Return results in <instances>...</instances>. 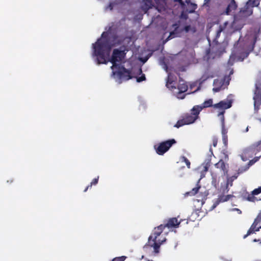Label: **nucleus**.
Instances as JSON below:
<instances>
[{
    "instance_id": "18",
    "label": "nucleus",
    "mask_w": 261,
    "mask_h": 261,
    "mask_svg": "<svg viewBox=\"0 0 261 261\" xmlns=\"http://www.w3.org/2000/svg\"><path fill=\"white\" fill-rule=\"evenodd\" d=\"M237 177H238V175H233L231 177L227 178V182L225 184V186L223 189V193H226L229 191V189L228 187L229 185H230V186H232L233 181L234 179H237Z\"/></svg>"
},
{
    "instance_id": "43",
    "label": "nucleus",
    "mask_w": 261,
    "mask_h": 261,
    "mask_svg": "<svg viewBox=\"0 0 261 261\" xmlns=\"http://www.w3.org/2000/svg\"><path fill=\"white\" fill-rule=\"evenodd\" d=\"M236 211H237V212H238L239 214H241L242 213V211L239 210V208H235L234 209Z\"/></svg>"
},
{
    "instance_id": "42",
    "label": "nucleus",
    "mask_w": 261,
    "mask_h": 261,
    "mask_svg": "<svg viewBox=\"0 0 261 261\" xmlns=\"http://www.w3.org/2000/svg\"><path fill=\"white\" fill-rule=\"evenodd\" d=\"M190 29V25H187L185 27V30L186 32H188Z\"/></svg>"
},
{
    "instance_id": "11",
    "label": "nucleus",
    "mask_w": 261,
    "mask_h": 261,
    "mask_svg": "<svg viewBox=\"0 0 261 261\" xmlns=\"http://www.w3.org/2000/svg\"><path fill=\"white\" fill-rule=\"evenodd\" d=\"M181 221H178L177 219L175 217L171 218L169 219L167 222L164 224H161L156 227L155 229V234L159 236L161 232H163L165 228L167 227L168 228H177Z\"/></svg>"
},
{
    "instance_id": "20",
    "label": "nucleus",
    "mask_w": 261,
    "mask_h": 261,
    "mask_svg": "<svg viewBox=\"0 0 261 261\" xmlns=\"http://www.w3.org/2000/svg\"><path fill=\"white\" fill-rule=\"evenodd\" d=\"M237 8V5L234 0H231L230 3L228 4L226 10V13L227 15H229L230 13L233 11L235 10Z\"/></svg>"
},
{
    "instance_id": "37",
    "label": "nucleus",
    "mask_w": 261,
    "mask_h": 261,
    "mask_svg": "<svg viewBox=\"0 0 261 261\" xmlns=\"http://www.w3.org/2000/svg\"><path fill=\"white\" fill-rule=\"evenodd\" d=\"M222 141L225 146H227L228 145V137L227 135L222 136Z\"/></svg>"
},
{
    "instance_id": "38",
    "label": "nucleus",
    "mask_w": 261,
    "mask_h": 261,
    "mask_svg": "<svg viewBox=\"0 0 261 261\" xmlns=\"http://www.w3.org/2000/svg\"><path fill=\"white\" fill-rule=\"evenodd\" d=\"M218 139L217 137H214L213 138L212 141H213V145L214 147H215L217 146V143H218Z\"/></svg>"
},
{
    "instance_id": "7",
    "label": "nucleus",
    "mask_w": 261,
    "mask_h": 261,
    "mask_svg": "<svg viewBox=\"0 0 261 261\" xmlns=\"http://www.w3.org/2000/svg\"><path fill=\"white\" fill-rule=\"evenodd\" d=\"M233 73V70L231 69L229 75H225L221 79H215L213 82L214 88L213 91L214 92H218L222 89L227 88L231 80L230 75Z\"/></svg>"
},
{
    "instance_id": "52",
    "label": "nucleus",
    "mask_w": 261,
    "mask_h": 261,
    "mask_svg": "<svg viewBox=\"0 0 261 261\" xmlns=\"http://www.w3.org/2000/svg\"><path fill=\"white\" fill-rule=\"evenodd\" d=\"M259 121L261 122V118H260V119H259Z\"/></svg>"
},
{
    "instance_id": "33",
    "label": "nucleus",
    "mask_w": 261,
    "mask_h": 261,
    "mask_svg": "<svg viewBox=\"0 0 261 261\" xmlns=\"http://www.w3.org/2000/svg\"><path fill=\"white\" fill-rule=\"evenodd\" d=\"M222 122V136L223 135H227V130L225 127L224 125V120L223 121H221Z\"/></svg>"
},
{
    "instance_id": "47",
    "label": "nucleus",
    "mask_w": 261,
    "mask_h": 261,
    "mask_svg": "<svg viewBox=\"0 0 261 261\" xmlns=\"http://www.w3.org/2000/svg\"><path fill=\"white\" fill-rule=\"evenodd\" d=\"M248 131V126H247L245 129V130L244 131V132H247Z\"/></svg>"
},
{
    "instance_id": "39",
    "label": "nucleus",
    "mask_w": 261,
    "mask_h": 261,
    "mask_svg": "<svg viewBox=\"0 0 261 261\" xmlns=\"http://www.w3.org/2000/svg\"><path fill=\"white\" fill-rule=\"evenodd\" d=\"M260 193H261V186L258 187V188L254 189L253 191V194H258Z\"/></svg>"
},
{
    "instance_id": "19",
    "label": "nucleus",
    "mask_w": 261,
    "mask_h": 261,
    "mask_svg": "<svg viewBox=\"0 0 261 261\" xmlns=\"http://www.w3.org/2000/svg\"><path fill=\"white\" fill-rule=\"evenodd\" d=\"M172 27L173 28H174V31L170 33L169 36L165 40V42H167L170 39H171L176 36V34L178 33L177 29L179 28V25L178 23H175L172 24Z\"/></svg>"
},
{
    "instance_id": "26",
    "label": "nucleus",
    "mask_w": 261,
    "mask_h": 261,
    "mask_svg": "<svg viewBox=\"0 0 261 261\" xmlns=\"http://www.w3.org/2000/svg\"><path fill=\"white\" fill-rule=\"evenodd\" d=\"M98 176H97L96 178H94L91 182L90 184L85 188V189L84 190V192H86L88 190V189L91 188L93 185H96L98 183Z\"/></svg>"
},
{
    "instance_id": "14",
    "label": "nucleus",
    "mask_w": 261,
    "mask_h": 261,
    "mask_svg": "<svg viewBox=\"0 0 261 261\" xmlns=\"http://www.w3.org/2000/svg\"><path fill=\"white\" fill-rule=\"evenodd\" d=\"M253 13V9L249 5V3H246V5L238 13L237 17L240 19L245 18L251 15Z\"/></svg>"
},
{
    "instance_id": "48",
    "label": "nucleus",
    "mask_w": 261,
    "mask_h": 261,
    "mask_svg": "<svg viewBox=\"0 0 261 261\" xmlns=\"http://www.w3.org/2000/svg\"><path fill=\"white\" fill-rule=\"evenodd\" d=\"M145 260L146 261H153V260H150V259H148L147 258H145Z\"/></svg>"
},
{
    "instance_id": "4",
    "label": "nucleus",
    "mask_w": 261,
    "mask_h": 261,
    "mask_svg": "<svg viewBox=\"0 0 261 261\" xmlns=\"http://www.w3.org/2000/svg\"><path fill=\"white\" fill-rule=\"evenodd\" d=\"M199 112L194 106L191 110L190 113H186L182 116L181 119L178 120L176 123L174 125V127L179 128L185 125H189L192 124L198 119L199 117Z\"/></svg>"
},
{
    "instance_id": "32",
    "label": "nucleus",
    "mask_w": 261,
    "mask_h": 261,
    "mask_svg": "<svg viewBox=\"0 0 261 261\" xmlns=\"http://www.w3.org/2000/svg\"><path fill=\"white\" fill-rule=\"evenodd\" d=\"M113 44L119 45L122 43V41L118 39V36L117 35H114L113 37Z\"/></svg>"
},
{
    "instance_id": "46",
    "label": "nucleus",
    "mask_w": 261,
    "mask_h": 261,
    "mask_svg": "<svg viewBox=\"0 0 261 261\" xmlns=\"http://www.w3.org/2000/svg\"><path fill=\"white\" fill-rule=\"evenodd\" d=\"M225 154V160L228 159V155L227 154Z\"/></svg>"
},
{
    "instance_id": "30",
    "label": "nucleus",
    "mask_w": 261,
    "mask_h": 261,
    "mask_svg": "<svg viewBox=\"0 0 261 261\" xmlns=\"http://www.w3.org/2000/svg\"><path fill=\"white\" fill-rule=\"evenodd\" d=\"M203 165H204V171L207 172L211 165V160L207 159L205 160Z\"/></svg>"
},
{
    "instance_id": "22",
    "label": "nucleus",
    "mask_w": 261,
    "mask_h": 261,
    "mask_svg": "<svg viewBox=\"0 0 261 261\" xmlns=\"http://www.w3.org/2000/svg\"><path fill=\"white\" fill-rule=\"evenodd\" d=\"M257 225V224L254 225V223H253L250 228L247 231V234L244 236V239H245L247 237L250 235L251 234L254 233L256 231H258V228H257V227H256Z\"/></svg>"
},
{
    "instance_id": "29",
    "label": "nucleus",
    "mask_w": 261,
    "mask_h": 261,
    "mask_svg": "<svg viewBox=\"0 0 261 261\" xmlns=\"http://www.w3.org/2000/svg\"><path fill=\"white\" fill-rule=\"evenodd\" d=\"M247 3H249V5L251 6L252 9H253L254 7H257L259 4L258 0H249Z\"/></svg>"
},
{
    "instance_id": "34",
    "label": "nucleus",
    "mask_w": 261,
    "mask_h": 261,
    "mask_svg": "<svg viewBox=\"0 0 261 261\" xmlns=\"http://www.w3.org/2000/svg\"><path fill=\"white\" fill-rule=\"evenodd\" d=\"M126 258V256H121L119 257H116L112 259L111 261H124Z\"/></svg>"
},
{
    "instance_id": "51",
    "label": "nucleus",
    "mask_w": 261,
    "mask_h": 261,
    "mask_svg": "<svg viewBox=\"0 0 261 261\" xmlns=\"http://www.w3.org/2000/svg\"><path fill=\"white\" fill-rule=\"evenodd\" d=\"M210 0H205V2H208Z\"/></svg>"
},
{
    "instance_id": "28",
    "label": "nucleus",
    "mask_w": 261,
    "mask_h": 261,
    "mask_svg": "<svg viewBox=\"0 0 261 261\" xmlns=\"http://www.w3.org/2000/svg\"><path fill=\"white\" fill-rule=\"evenodd\" d=\"M256 194H253V191L252 192L251 194H249L248 195V196L247 197V200L250 202H255L257 200V198L254 196V195H256Z\"/></svg>"
},
{
    "instance_id": "44",
    "label": "nucleus",
    "mask_w": 261,
    "mask_h": 261,
    "mask_svg": "<svg viewBox=\"0 0 261 261\" xmlns=\"http://www.w3.org/2000/svg\"><path fill=\"white\" fill-rule=\"evenodd\" d=\"M186 3L188 5H190V3H192L190 0H186Z\"/></svg>"
},
{
    "instance_id": "21",
    "label": "nucleus",
    "mask_w": 261,
    "mask_h": 261,
    "mask_svg": "<svg viewBox=\"0 0 261 261\" xmlns=\"http://www.w3.org/2000/svg\"><path fill=\"white\" fill-rule=\"evenodd\" d=\"M228 24V22L226 21L222 25H220L219 27V29L217 31L216 34L215 36V38L214 39V41H216V40L219 38L220 34L222 32L224 31L226 26Z\"/></svg>"
},
{
    "instance_id": "50",
    "label": "nucleus",
    "mask_w": 261,
    "mask_h": 261,
    "mask_svg": "<svg viewBox=\"0 0 261 261\" xmlns=\"http://www.w3.org/2000/svg\"><path fill=\"white\" fill-rule=\"evenodd\" d=\"M257 228H258V231L259 230V229H261V226L257 227Z\"/></svg>"
},
{
    "instance_id": "41",
    "label": "nucleus",
    "mask_w": 261,
    "mask_h": 261,
    "mask_svg": "<svg viewBox=\"0 0 261 261\" xmlns=\"http://www.w3.org/2000/svg\"><path fill=\"white\" fill-rule=\"evenodd\" d=\"M257 35H255L253 38V44H252V46L251 47V50H253V48H254V46L256 42V40H257Z\"/></svg>"
},
{
    "instance_id": "23",
    "label": "nucleus",
    "mask_w": 261,
    "mask_h": 261,
    "mask_svg": "<svg viewBox=\"0 0 261 261\" xmlns=\"http://www.w3.org/2000/svg\"><path fill=\"white\" fill-rule=\"evenodd\" d=\"M250 148L255 154L258 152L261 151V140L253 144Z\"/></svg>"
},
{
    "instance_id": "6",
    "label": "nucleus",
    "mask_w": 261,
    "mask_h": 261,
    "mask_svg": "<svg viewBox=\"0 0 261 261\" xmlns=\"http://www.w3.org/2000/svg\"><path fill=\"white\" fill-rule=\"evenodd\" d=\"M186 66H164V70L168 73V77L166 86L168 88H170V84H172L176 77L175 74H177L179 77L180 73L186 71Z\"/></svg>"
},
{
    "instance_id": "16",
    "label": "nucleus",
    "mask_w": 261,
    "mask_h": 261,
    "mask_svg": "<svg viewBox=\"0 0 261 261\" xmlns=\"http://www.w3.org/2000/svg\"><path fill=\"white\" fill-rule=\"evenodd\" d=\"M213 99L210 98L205 100L201 105H196L194 107L197 110V111L200 112L205 108L213 107Z\"/></svg>"
},
{
    "instance_id": "53",
    "label": "nucleus",
    "mask_w": 261,
    "mask_h": 261,
    "mask_svg": "<svg viewBox=\"0 0 261 261\" xmlns=\"http://www.w3.org/2000/svg\"><path fill=\"white\" fill-rule=\"evenodd\" d=\"M260 211H261V210H260Z\"/></svg>"
},
{
    "instance_id": "2",
    "label": "nucleus",
    "mask_w": 261,
    "mask_h": 261,
    "mask_svg": "<svg viewBox=\"0 0 261 261\" xmlns=\"http://www.w3.org/2000/svg\"><path fill=\"white\" fill-rule=\"evenodd\" d=\"M134 66L130 69H126L125 66H111L112 70V76L118 84L136 78L138 83L146 81L145 75L142 73V66H138L135 70Z\"/></svg>"
},
{
    "instance_id": "9",
    "label": "nucleus",
    "mask_w": 261,
    "mask_h": 261,
    "mask_svg": "<svg viewBox=\"0 0 261 261\" xmlns=\"http://www.w3.org/2000/svg\"><path fill=\"white\" fill-rule=\"evenodd\" d=\"M169 87L170 88H169L170 90L173 91L174 95L178 99H184L186 96V94L185 93L188 90V87L187 84L185 83L184 81H182V83L179 82L177 85V88H176L175 86L172 85V84L169 85Z\"/></svg>"
},
{
    "instance_id": "13",
    "label": "nucleus",
    "mask_w": 261,
    "mask_h": 261,
    "mask_svg": "<svg viewBox=\"0 0 261 261\" xmlns=\"http://www.w3.org/2000/svg\"><path fill=\"white\" fill-rule=\"evenodd\" d=\"M249 53L243 52L238 55L237 52L234 51L231 54L228 62V65H232L236 61H242L244 59L248 57Z\"/></svg>"
},
{
    "instance_id": "27",
    "label": "nucleus",
    "mask_w": 261,
    "mask_h": 261,
    "mask_svg": "<svg viewBox=\"0 0 261 261\" xmlns=\"http://www.w3.org/2000/svg\"><path fill=\"white\" fill-rule=\"evenodd\" d=\"M189 10L188 12L189 13H193L195 12V10L197 8V5L194 3H190L188 5Z\"/></svg>"
},
{
    "instance_id": "45",
    "label": "nucleus",
    "mask_w": 261,
    "mask_h": 261,
    "mask_svg": "<svg viewBox=\"0 0 261 261\" xmlns=\"http://www.w3.org/2000/svg\"><path fill=\"white\" fill-rule=\"evenodd\" d=\"M260 241L259 239H254L253 240V242H259Z\"/></svg>"
},
{
    "instance_id": "35",
    "label": "nucleus",
    "mask_w": 261,
    "mask_h": 261,
    "mask_svg": "<svg viewBox=\"0 0 261 261\" xmlns=\"http://www.w3.org/2000/svg\"><path fill=\"white\" fill-rule=\"evenodd\" d=\"M248 168L249 167L248 166L239 168L238 170V174L243 173L244 172L247 171Z\"/></svg>"
},
{
    "instance_id": "40",
    "label": "nucleus",
    "mask_w": 261,
    "mask_h": 261,
    "mask_svg": "<svg viewBox=\"0 0 261 261\" xmlns=\"http://www.w3.org/2000/svg\"><path fill=\"white\" fill-rule=\"evenodd\" d=\"M175 2H178L182 7L185 6V4L182 0H173Z\"/></svg>"
},
{
    "instance_id": "15",
    "label": "nucleus",
    "mask_w": 261,
    "mask_h": 261,
    "mask_svg": "<svg viewBox=\"0 0 261 261\" xmlns=\"http://www.w3.org/2000/svg\"><path fill=\"white\" fill-rule=\"evenodd\" d=\"M223 189L222 187L221 188L220 191H222V192H223ZM224 193H222V194H220L218 196V198L216 199V200L214 201L212 206V209H214L215 207H217V206L221 202H224L228 201L231 198L233 197V195H224Z\"/></svg>"
},
{
    "instance_id": "17",
    "label": "nucleus",
    "mask_w": 261,
    "mask_h": 261,
    "mask_svg": "<svg viewBox=\"0 0 261 261\" xmlns=\"http://www.w3.org/2000/svg\"><path fill=\"white\" fill-rule=\"evenodd\" d=\"M164 0H142V2L146 7V10L151 8L154 6V4H159Z\"/></svg>"
},
{
    "instance_id": "49",
    "label": "nucleus",
    "mask_w": 261,
    "mask_h": 261,
    "mask_svg": "<svg viewBox=\"0 0 261 261\" xmlns=\"http://www.w3.org/2000/svg\"><path fill=\"white\" fill-rule=\"evenodd\" d=\"M147 60V59H145L143 61V63H144Z\"/></svg>"
},
{
    "instance_id": "8",
    "label": "nucleus",
    "mask_w": 261,
    "mask_h": 261,
    "mask_svg": "<svg viewBox=\"0 0 261 261\" xmlns=\"http://www.w3.org/2000/svg\"><path fill=\"white\" fill-rule=\"evenodd\" d=\"M176 143V141L175 139H169L163 141L158 144L155 145L154 146V148L157 154L162 155L168 151L170 147Z\"/></svg>"
},
{
    "instance_id": "36",
    "label": "nucleus",
    "mask_w": 261,
    "mask_h": 261,
    "mask_svg": "<svg viewBox=\"0 0 261 261\" xmlns=\"http://www.w3.org/2000/svg\"><path fill=\"white\" fill-rule=\"evenodd\" d=\"M182 160L186 163L187 167L190 169L191 166V163L190 161L185 156H182Z\"/></svg>"
},
{
    "instance_id": "1",
    "label": "nucleus",
    "mask_w": 261,
    "mask_h": 261,
    "mask_svg": "<svg viewBox=\"0 0 261 261\" xmlns=\"http://www.w3.org/2000/svg\"><path fill=\"white\" fill-rule=\"evenodd\" d=\"M108 32H103L101 38L93 44L94 54L96 57L97 63L106 64L110 62L112 65H121L125 60L128 49L126 46H121L119 48L114 49L110 57L111 45L108 39Z\"/></svg>"
},
{
    "instance_id": "3",
    "label": "nucleus",
    "mask_w": 261,
    "mask_h": 261,
    "mask_svg": "<svg viewBox=\"0 0 261 261\" xmlns=\"http://www.w3.org/2000/svg\"><path fill=\"white\" fill-rule=\"evenodd\" d=\"M156 227L154 228L151 235L149 237L147 243L144 245L143 248L147 249L149 247H152L153 249V252L155 253H158L160 252V248L164 243L166 241V238L161 232L159 236L155 235V229Z\"/></svg>"
},
{
    "instance_id": "31",
    "label": "nucleus",
    "mask_w": 261,
    "mask_h": 261,
    "mask_svg": "<svg viewBox=\"0 0 261 261\" xmlns=\"http://www.w3.org/2000/svg\"><path fill=\"white\" fill-rule=\"evenodd\" d=\"M261 222V211L258 214L257 217L254 219L253 223L258 225Z\"/></svg>"
},
{
    "instance_id": "5",
    "label": "nucleus",
    "mask_w": 261,
    "mask_h": 261,
    "mask_svg": "<svg viewBox=\"0 0 261 261\" xmlns=\"http://www.w3.org/2000/svg\"><path fill=\"white\" fill-rule=\"evenodd\" d=\"M252 93L254 110L255 113H258L261 106V74L258 75L255 81Z\"/></svg>"
},
{
    "instance_id": "25",
    "label": "nucleus",
    "mask_w": 261,
    "mask_h": 261,
    "mask_svg": "<svg viewBox=\"0 0 261 261\" xmlns=\"http://www.w3.org/2000/svg\"><path fill=\"white\" fill-rule=\"evenodd\" d=\"M200 186H199L198 185H197V186L196 187H195L194 188H193L192 189L191 191H190V192H187L186 193V195L188 196V195H190V196H194L196 194H197L199 190V189L200 188Z\"/></svg>"
},
{
    "instance_id": "10",
    "label": "nucleus",
    "mask_w": 261,
    "mask_h": 261,
    "mask_svg": "<svg viewBox=\"0 0 261 261\" xmlns=\"http://www.w3.org/2000/svg\"><path fill=\"white\" fill-rule=\"evenodd\" d=\"M231 100H224L220 101L217 103L214 104L213 108L218 110V116L221 117V121H223L224 120V114L225 110L231 108Z\"/></svg>"
},
{
    "instance_id": "24",
    "label": "nucleus",
    "mask_w": 261,
    "mask_h": 261,
    "mask_svg": "<svg viewBox=\"0 0 261 261\" xmlns=\"http://www.w3.org/2000/svg\"><path fill=\"white\" fill-rule=\"evenodd\" d=\"M215 166L216 168L220 169L224 172L226 170L225 164L223 160H220L218 163L215 164Z\"/></svg>"
},
{
    "instance_id": "12",
    "label": "nucleus",
    "mask_w": 261,
    "mask_h": 261,
    "mask_svg": "<svg viewBox=\"0 0 261 261\" xmlns=\"http://www.w3.org/2000/svg\"><path fill=\"white\" fill-rule=\"evenodd\" d=\"M220 76V73L219 70L214 68L213 66H206L200 78V80L202 82H203L208 79Z\"/></svg>"
}]
</instances>
